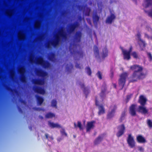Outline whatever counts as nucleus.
Here are the masks:
<instances>
[{"label": "nucleus", "mask_w": 152, "mask_h": 152, "mask_svg": "<svg viewBox=\"0 0 152 152\" xmlns=\"http://www.w3.org/2000/svg\"><path fill=\"white\" fill-rule=\"evenodd\" d=\"M130 69L133 71L130 77V82H134L138 80H142L145 78L146 74L142 72L143 67L139 65L134 64L130 66Z\"/></svg>", "instance_id": "1"}, {"label": "nucleus", "mask_w": 152, "mask_h": 152, "mask_svg": "<svg viewBox=\"0 0 152 152\" xmlns=\"http://www.w3.org/2000/svg\"><path fill=\"white\" fill-rule=\"evenodd\" d=\"M61 37L62 39H66L67 38L66 34L64 33L62 29L60 30L58 34L55 36L54 39L51 41L50 43L48 42L46 45V47L48 48H49L50 44L53 47H56L59 44Z\"/></svg>", "instance_id": "2"}, {"label": "nucleus", "mask_w": 152, "mask_h": 152, "mask_svg": "<svg viewBox=\"0 0 152 152\" xmlns=\"http://www.w3.org/2000/svg\"><path fill=\"white\" fill-rule=\"evenodd\" d=\"M128 75L127 72H124L121 73L120 76V78L118 80V83L119 86L121 87L122 89L124 87L126 83V78Z\"/></svg>", "instance_id": "3"}, {"label": "nucleus", "mask_w": 152, "mask_h": 152, "mask_svg": "<svg viewBox=\"0 0 152 152\" xmlns=\"http://www.w3.org/2000/svg\"><path fill=\"white\" fill-rule=\"evenodd\" d=\"M36 63L41 65L44 68L46 69L49 68L50 66V62L47 61L43 60L42 57L40 56L36 60Z\"/></svg>", "instance_id": "4"}, {"label": "nucleus", "mask_w": 152, "mask_h": 152, "mask_svg": "<svg viewBox=\"0 0 152 152\" xmlns=\"http://www.w3.org/2000/svg\"><path fill=\"white\" fill-rule=\"evenodd\" d=\"M99 102L97 99V96H95V105L98 107L99 111L98 112L99 115L104 114L105 113V110L104 106L103 104H99Z\"/></svg>", "instance_id": "5"}, {"label": "nucleus", "mask_w": 152, "mask_h": 152, "mask_svg": "<svg viewBox=\"0 0 152 152\" xmlns=\"http://www.w3.org/2000/svg\"><path fill=\"white\" fill-rule=\"evenodd\" d=\"M127 142L129 146L131 148H133L135 146V142L134 138L131 134L128 135L127 138Z\"/></svg>", "instance_id": "6"}, {"label": "nucleus", "mask_w": 152, "mask_h": 152, "mask_svg": "<svg viewBox=\"0 0 152 152\" xmlns=\"http://www.w3.org/2000/svg\"><path fill=\"white\" fill-rule=\"evenodd\" d=\"M118 131L116 134L117 137H119L122 136L124 133L125 131V125L122 124L119 125L117 127Z\"/></svg>", "instance_id": "7"}, {"label": "nucleus", "mask_w": 152, "mask_h": 152, "mask_svg": "<svg viewBox=\"0 0 152 152\" xmlns=\"http://www.w3.org/2000/svg\"><path fill=\"white\" fill-rule=\"evenodd\" d=\"M79 26V24L77 22L71 24L67 30V32L70 34L72 33L75 31V29L78 27Z\"/></svg>", "instance_id": "8"}, {"label": "nucleus", "mask_w": 152, "mask_h": 152, "mask_svg": "<svg viewBox=\"0 0 152 152\" xmlns=\"http://www.w3.org/2000/svg\"><path fill=\"white\" fill-rule=\"evenodd\" d=\"M33 89L35 92L40 94H44L45 91L44 88L42 87L36 86L33 87Z\"/></svg>", "instance_id": "9"}, {"label": "nucleus", "mask_w": 152, "mask_h": 152, "mask_svg": "<svg viewBox=\"0 0 152 152\" xmlns=\"http://www.w3.org/2000/svg\"><path fill=\"white\" fill-rule=\"evenodd\" d=\"M136 105L132 104L129 107V113L132 116H134L136 115Z\"/></svg>", "instance_id": "10"}, {"label": "nucleus", "mask_w": 152, "mask_h": 152, "mask_svg": "<svg viewBox=\"0 0 152 152\" xmlns=\"http://www.w3.org/2000/svg\"><path fill=\"white\" fill-rule=\"evenodd\" d=\"M117 108V106L116 105H114L113 108L111 110L108 112L107 116V119H111L114 116L115 113Z\"/></svg>", "instance_id": "11"}, {"label": "nucleus", "mask_w": 152, "mask_h": 152, "mask_svg": "<svg viewBox=\"0 0 152 152\" xmlns=\"http://www.w3.org/2000/svg\"><path fill=\"white\" fill-rule=\"evenodd\" d=\"M147 99L143 95H141L140 96L138 100V102L141 105L145 106L146 104Z\"/></svg>", "instance_id": "12"}, {"label": "nucleus", "mask_w": 152, "mask_h": 152, "mask_svg": "<svg viewBox=\"0 0 152 152\" xmlns=\"http://www.w3.org/2000/svg\"><path fill=\"white\" fill-rule=\"evenodd\" d=\"M24 69L23 67H21L19 70V72L21 75L20 80L23 83H25L26 80V77L24 74Z\"/></svg>", "instance_id": "13"}, {"label": "nucleus", "mask_w": 152, "mask_h": 152, "mask_svg": "<svg viewBox=\"0 0 152 152\" xmlns=\"http://www.w3.org/2000/svg\"><path fill=\"white\" fill-rule=\"evenodd\" d=\"M96 123L95 121H88L87 122L86 126V131H89L92 129H93L94 127V124Z\"/></svg>", "instance_id": "14"}, {"label": "nucleus", "mask_w": 152, "mask_h": 152, "mask_svg": "<svg viewBox=\"0 0 152 152\" xmlns=\"http://www.w3.org/2000/svg\"><path fill=\"white\" fill-rule=\"evenodd\" d=\"M69 50L70 52V53L72 55L74 54L75 56H79V58H83V53L82 50L76 51L73 50V52L72 51V49L70 48Z\"/></svg>", "instance_id": "15"}, {"label": "nucleus", "mask_w": 152, "mask_h": 152, "mask_svg": "<svg viewBox=\"0 0 152 152\" xmlns=\"http://www.w3.org/2000/svg\"><path fill=\"white\" fill-rule=\"evenodd\" d=\"M124 59L129 60L131 58L130 53L126 50H124L122 48H121Z\"/></svg>", "instance_id": "16"}, {"label": "nucleus", "mask_w": 152, "mask_h": 152, "mask_svg": "<svg viewBox=\"0 0 152 152\" xmlns=\"http://www.w3.org/2000/svg\"><path fill=\"white\" fill-rule=\"evenodd\" d=\"M138 111L139 112L143 114H146L148 113V110L145 106L140 105L139 106Z\"/></svg>", "instance_id": "17"}, {"label": "nucleus", "mask_w": 152, "mask_h": 152, "mask_svg": "<svg viewBox=\"0 0 152 152\" xmlns=\"http://www.w3.org/2000/svg\"><path fill=\"white\" fill-rule=\"evenodd\" d=\"M32 82V83L35 85H42L44 84V80L42 79H33Z\"/></svg>", "instance_id": "18"}, {"label": "nucleus", "mask_w": 152, "mask_h": 152, "mask_svg": "<svg viewBox=\"0 0 152 152\" xmlns=\"http://www.w3.org/2000/svg\"><path fill=\"white\" fill-rule=\"evenodd\" d=\"M35 73L37 76L42 77H44L47 75L46 72L41 69H37Z\"/></svg>", "instance_id": "19"}, {"label": "nucleus", "mask_w": 152, "mask_h": 152, "mask_svg": "<svg viewBox=\"0 0 152 152\" xmlns=\"http://www.w3.org/2000/svg\"><path fill=\"white\" fill-rule=\"evenodd\" d=\"M104 137V134H102L99 135L94 140V145H96L99 144L102 140Z\"/></svg>", "instance_id": "20"}, {"label": "nucleus", "mask_w": 152, "mask_h": 152, "mask_svg": "<svg viewBox=\"0 0 152 152\" xmlns=\"http://www.w3.org/2000/svg\"><path fill=\"white\" fill-rule=\"evenodd\" d=\"M136 140L139 143H144L147 142L145 138L141 135H138L136 137Z\"/></svg>", "instance_id": "21"}, {"label": "nucleus", "mask_w": 152, "mask_h": 152, "mask_svg": "<svg viewBox=\"0 0 152 152\" xmlns=\"http://www.w3.org/2000/svg\"><path fill=\"white\" fill-rule=\"evenodd\" d=\"M115 18V16L114 14L111 13L110 16H108L106 20V23L109 24H111L113 22V21Z\"/></svg>", "instance_id": "22"}, {"label": "nucleus", "mask_w": 152, "mask_h": 152, "mask_svg": "<svg viewBox=\"0 0 152 152\" xmlns=\"http://www.w3.org/2000/svg\"><path fill=\"white\" fill-rule=\"evenodd\" d=\"M92 18L94 24L95 26H97L99 19V17L97 13H96L93 14Z\"/></svg>", "instance_id": "23"}, {"label": "nucleus", "mask_w": 152, "mask_h": 152, "mask_svg": "<svg viewBox=\"0 0 152 152\" xmlns=\"http://www.w3.org/2000/svg\"><path fill=\"white\" fill-rule=\"evenodd\" d=\"M80 85L81 88H84L83 92L86 95V98H87L88 95L90 93V90L87 87H85V85L84 84L80 83Z\"/></svg>", "instance_id": "24"}, {"label": "nucleus", "mask_w": 152, "mask_h": 152, "mask_svg": "<svg viewBox=\"0 0 152 152\" xmlns=\"http://www.w3.org/2000/svg\"><path fill=\"white\" fill-rule=\"evenodd\" d=\"M48 59L51 61H54L56 59L55 53L53 52L50 53L48 55Z\"/></svg>", "instance_id": "25"}, {"label": "nucleus", "mask_w": 152, "mask_h": 152, "mask_svg": "<svg viewBox=\"0 0 152 152\" xmlns=\"http://www.w3.org/2000/svg\"><path fill=\"white\" fill-rule=\"evenodd\" d=\"M82 37V33L80 31L77 32L75 35V39L77 42H80Z\"/></svg>", "instance_id": "26"}, {"label": "nucleus", "mask_w": 152, "mask_h": 152, "mask_svg": "<svg viewBox=\"0 0 152 152\" xmlns=\"http://www.w3.org/2000/svg\"><path fill=\"white\" fill-rule=\"evenodd\" d=\"M151 5H152V0H145L144 3L142 4L143 6L145 8Z\"/></svg>", "instance_id": "27"}, {"label": "nucleus", "mask_w": 152, "mask_h": 152, "mask_svg": "<svg viewBox=\"0 0 152 152\" xmlns=\"http://www.w3.org/2000/svg\"><path fill=\"white\" fill-rule=\"evenodd\" d=\"M102 56L103 59L108 56V51L107 48H104L102 49Z\"/></svg>", "instance_id": "28"}, {"label": "nucleus", "mask_w": 152, "mask_h": 152, "mask_svg": "<svg viewBox=\"0 0 152 152\" xmlns=\"http://www.w3.org/2000/svg\"><path fill=\"white\" fill-rule=\"evenodd\" d=\"M35 97L36 98L38 104L41 105L44 101V99L43 97L37 95H36Z\"/></svg>", "instance_id": "29"}, {"label": "nucleus", "mask_w": 152, "mask_h": 152, "mask_svg": "<svg viewBox=\"0 0 152 152\" xmlns=\"http://www.w3.org/2000/svg\"><path fill=\"white\" fill-rule=\"evenodd\" d=\"M94 54L96 57H98L99 56V50L97 46L95 45L93 48Z\"/></svg>", "instance_id": "30"}, {"label": "nucleus", "mask_w": 152, "mask_h": 152, "mask_svg": "<svg viewBox=\"0 0 152 152\" xmlns=\"http://www.w3.org/2000/svg\"><path fill=\"white\" fill-rule=\"evenodd\" d=\"M107 91V87L105 86H102L101 92L100 93L101 97L103 98L105 96V93ZM103 100V99H102Z\"/></svg>", "instance_id": "31"}, {"label": "nucleus", "mask_w": 152, "mask_h": 152, "mask_svg": "<svg viewBox=\"0 0 152 152\" xmlns=\"http://www.w3.org/2000/svg\"><path fill=\"white\" fill-rule=\"evenodd\" d=\"M49 125L52 128H61V126L57 123L55 124L53 122H49Z\"/></svg>", "instance_id": "32"}, {"label": "nucleus", "mask_w": 152, "mask_h": 152, "mask_svg": "<svg viewBox=\"0 0 152 152\" xmlns=\"http://www.w3.org/2000/svg\"><path fill=\"white\" fill-rule=\"evenodd\" d=\"M55 116V115L54 113L50 112L47 113L45 115V117L47 118H52Z\"/></svg>", "instance_id": "33"}, {"label": "nucleus", "mask_w": 152, "mask_h": 152, "mask_svg": "<svg viewBox=\"0 0 152 152\" xmlns=\"http://www.w3.org/2000/svg\"><path fill=\"white\" fill-rule=\"evenodd\" d=\"M126 115L125 111H124L122 113L121 117L119 119L120 123H121L124 119Z\"/></svg>", "instance_id": "34"}, {"label": "nucleus", "mask_w": 152, "mask_h": 152, "mask_svg": "<svg viewBox=\"0 0 152 152\" xmlns=\"http://www.w3.org/2000/svg\"><path fill=\"white\" fill-rule=\"evenodd\" d=\"M131 55L134 58L137 59L139 58L138 54L135 51L132 52L131 53Z\"/></svg>", "instance_id": "35"}, {"label": "nucleus", "mask_w": 152, "mask_h": 152, "mask_svg": "<svg viewBox=\"0 0 152 152\" xmlns=\"http://www.w3.org/2000/svg\"><path fill=\"white\" fill-rule=\"evenodd\" d=\"M91 9L88 7H86L85 9V15L87 16H89L90 15Z\"/></svg>", "instance_id": "36"}, {"label": "nucleus", "mask_w": 152, "mask_h": 152, "mask_svg": "<svg viewBox=\"0 0 152 152\" xmlns=\"http://www.w3.org/2000/svg\"><path fill=\"white\" fill-rule=\"evenodd\" d=\"M147 124L148 127L151 128H152V121L150 119H148L147 120Z\"/></svg>", "instance_id": "37"}, {"label": "nucleus", "mask_w": 152, "mask_h": 152, "mask_svg": "<svg viewBox=\"0 0 152 152\" xmlns=\"http://www.w3.org/2000/svg\"><path fill=\"white\" fill-rule=\"evenodd\" d=\"M51 106L53 107H57V101L55 99H53L51 102Z\"/></svg>", "instance_id": "38"}, {"label": "nucleus", "mask_w": 152, "mask_h": 152, "mask_svg": "<svg viewBox=\"0 0 152 152\" xmlns=\"http://www.w3.org/2000/svg\"><path fill=\"white\" fill-rule=\"evenodd\" d=\"M96 75L100 80H101L102 79V74L100 71H98Z\"/></svg>", "instance_id": "39"}, {"label": "nucleus", "mask_w": 152, "mask_h": 152, "mask_svg": "<svg viewBox=\"0 0 152 152\" xmlns=\"http://www.w3.org/2000/svg\"><path fill=\"white\" fill-rule=\"evenodd\" d=\"M34 110L37 111H45V110L43 109H42L41 108L39 107H34L32 108Z\"/></svg>", "instance_id": "40"}, {"label": "nucleus", "mask_w": 152, "mask_h": 152, "mask_svg": "<svg viewBox=\"0 0 152 152\" xmlns=\"http://www.w3.org/2000/svg\"><path fill=\"white\" fill-rule=\"evenodd\" d=\"M86 69L87 70V73L88 75H91V72L90 68L88 67H87Z\"/></svg>", "instance_id": "41"}, {"label": "nucleus", "mask_w": 152, "mask_h": 152, "mask_svg": "<svg viewBox=\"0 0 152 152\" xmlns=\"http://www.w3.org/2000/svg\"><path fill=\"white\" fill-rule=\"evenodd\" d=\"M77 127L79 128L80 130L82 129L83 128L81 122L80 121H77Z\"/></svg>", "instance_id": "42"}, {"label": "nucleus", "mask_w": 152, "mask_h": 152, "mask_svg": "<svg viewBox=\"0 0 152 152\" xmlns=\"http://www.w3.org/2000/svg\"><path fill=\"white\" fill-rule=\"evenodd\" d=\"M144 12L146 13H148V15L151 17L152 18V11H151L150 12H148L147 11L145 10H144Z\"/></svg>", "instance_id": "43"}, {"label": "nucleus", "mask_w": 152, "mask_h": 152, "mask_svg": "<svg viewBox=\"0 0 152 152\" xmlns=\"http://www.w3.org/2000/svg\"><path fill=\"white\" fill-rule=\"evenodd\" d=\"M138 150L141 152H143L144 151V148L141 146H139L138 148Z\"/></svg>", "instance_id": "44"}, {"label": "nucleus", "mask_w": 152, "mask_h": 152, "mask_svg": "<svg viewBox=\"0 0 152 152\" xmlns=\"http://www.w3.org/2000/svg\"><path fill=\"white\" fill-rule=\"evenodd\" d=\"M61 132L62 134L66 136H67V134L65 132V131L64 129H63L62 131H61Z\"/></svg>", "instance_id": "45"}, {"label": "nucleus", "mask_w": 152, "mask_h": 152, "mask_svg": "<svg viewBox=\"0 0 152 152\" xmlns=\"http://www.w3.org/2000/svg\"><path fill=\"white\" fill-rule=\"evenodd\" d=\"M147 55L148 58L150 59L151 60H152V56L151 53H148Z\"/></svg>", "instance_id": "46"}, {"label": "nucleus", "mask_w": 152, "mask_h": 152, "mask_svg": "<svg viewBox=\"0 0 152 152\" xmlns=\"http://www.w3.org/2000/svg\"><path fill=\"white\" fill-rule=\"evenodd\" d=\"M75 67L77 68H79L80 69H81V66H80V64H78L77 63H76L75 64Z\"/></svg>", "instance_id": "47"}, {"label": "nucleus", "mask_w": 152, "mask_h": 152, "mask_svg": "<svg viewBox=\"0 0 152 152\" xmlns=\"http://www.w3.org/2000/svg\"><path fill=\"white\" fill-rule=\"evenodd\" d=\"M18 110L19 112H20V113H23V111H22V109L19 106L18 107Z\"/></svg>", "instance_id": "48"}, {"label": "nucleus", "mask_w": 152, "mask_h": 152, "mask_svg": "<svg viewBox=\"0 0 152 152\" xmlns=\"http://www.w3.org/2000/svg\"><path fill=\"white\" fill-rule=\"evenodd\" d=\"M132 46H131L129 48V51H127V52H129L130 53H131L132 51Z\"/></svg>", "instance_id": "49"}, {"label": "nucleus", "mask_w": 152, "mask_h": 152, "mask_svg": "<svg viewBox=\"0 0 152 152\" xmlns=\"http://www.w3.org/2000/svg\"><path fill=\"white\" fill-rule=\"evenodd\" d=\"M131 95H128L126 96V99L127 100L129 101V100L131 98Z\"/></svg>", "instance_id": "50"}, {"label": "nucleus", "mask_w": 152, "mask_h": 152, "mask_svg": "<svg viewBox=\"0 0 152 152\" xmlns=\"http://www.w3.org/2000/svg\"><path fill=\"white\" fill-rule=\"evenodd\" d=\"M7 89L9 90H10L12 92H13L14 90V89L9 87H8Z\"/></svg>", "instance_id": "51"}, {"label": "nucleus", "mask_w": 152, "mask_h": 152, "mask_svg": "<svg viewBox=\"0 0 152 152\" xmlns=\"http://www.w3.org/2000/svg\"><path fill=\"white\" fill-rule=\"evenodd\" d=\"M79 9V10H82L83 9V6L81 5H79L78 7Z\"/></svg>", "instance_id": "52"}, {"label": "nucleus", "mask_w": 152, "mask_h": 152, "mask_svg": "<svg viewBox=\"0 0 152 152\" xmlns=\"http://www.w3.org/2000/svg\"><path fill=\"white\" fill-rule=\"evenodd\" d=\"M45 136L46 139H48V134L47 133H46L45 134Z\"/></svg>", "instance_id": "53"}, {"label": "nucleus", "mask_w": 152, "mask_h": 152, "mask_svg": "<svg viewBox=\"0 0 152 152\" xmlns=\"http://www.w3.org/2000/svg\"><path fill=\"white\" fill-rule=\"evenodd\" d=\"M39 26V23H37L36 24L35 26L36 27L38 28Z\"/></svg>", "instance_id": "54"}, {"label": "nucleus", "mask_w": 152, "mask_h": 152, "mask_svg": "<svg viewBox=\"0 0 152 152\" xmlns=\"http://www.w3.org/2000/svg\"><path fill=\"white\" fill-rule=\"evenodd\" d=\"M74 127L75 128H76L77 127V125H76V124L75 123H74Z\"/></svg>", "instance_id": "55"}, {"label": "nucleus", "mask_w": 152, "mask_h": 152, "mask_svg": "<svg viewBox=\"0 0 152 152\" xmlns=\"http://www.w3.org/2000/svg\"><path fill=\"white\" fill-rule=\"evenodd\" d=\"M49 138H50L52 140H53V136H51Z\"/></svg>", "instance_id": "56"}, {"label": "nucleus", "mask_w": 152, "mask_h": 152, "mask_svg": "<svg viewBox=\"0 0 152 152\" xmlns=\"http://www.w3.org/2000/svg\"><path fill=\"white\" fill-rule=\"evenodd\" d=\"M20 101L21 102V103H23L24 102V101L23 100H21V99H20Z\"/></svg>", "instance_id": "57"}, {"label": "nucleus", "mask_w": 152, "mask_h": 152, "mask_svg": "<svg viewBox=\"0 0 152 152\" xmlns=\"http://www.w3.org/2000/svg\"><path fill=\"white\" fill-rule=\"evenodd\" d=\"M70 67L71 68H72L73 67V66L72 65V64H70Z\"/></svg>", "instance_id": "58"}, {"label": "nucleus", "mask_w": 152, "mask_h": 152, "mask_svg": "<svg viewBox=\"0 0 152 152\" xmlns=\"http://www.w3.org/2000/svg\"><path fill=\"white\" fill-rule=\"evenodd\" d=\"M39 117L40 118L42 119L43 118V117H42V116H39Z\"/></svg>", "instance_id": "59"}, {"label": "nucleus", "mask_w": 152, "mask_h": 152, "mask_svg": "<svg viewBox=\"0 0 152 152\" xmlns=\"http://www.w3.org/2000/svg\"><path fill=\"white\" fill-rule=\"evenodd\" d=\"M73 136L74 138H75L76 137V135H73Z\"/></svg>", "instance_id": "60"}, {"label": "nucleus", "mask_w": 152, "mask_h": 152, "mask_svg": "<svg viewBox=\"0 0 152 152\" xmlns=\"http://www.w3.org/2000/svg\"><path fill=\"white\" fill-rule=\"evenodd\" d=\"M114 88H116V85L115 84L114 85Z\"/></svg>", "instance_id": "61"}, {"label": "nucleus", "mask_w": 152, "mask_h": 152, "mask_svg": "<svg viewBox=\"0 0 152 152\" xmlns=\"http://www.w3.org/2000/svg\"><path fill=\"white\" fill-rule=\"evenodd\" d=\"M32 60H33L31 58H30V61H31V62L32 61Z\"/></svg>", "instance_id": "62"}, {"label": "nucleus", "mask_w": 152, "mask_h": 152, "mask_svg": "<svg viewBox=\"0 0 152 152\" xmlns=\"http://www.w3.org/2000/svg\"><path fill=\"white\" fill-rule=\"evenodd\" d=\"M69 69V68H68V67H66V69H67V70H68Z\"/></svg>", "instance_id": "63"}, {"label": "nucleus", "mask_w": 152, "mask_h": 152, "mask_svg": "<svg viewBox=\"0 0 152 152\" xmlns=\"http://www.w3.org/2000/svg\"><path fill=\"white\" fill-rule=\"evenodd\" d=\"M112 76H113V72H112Z\"/></svg>", "instance_id": "64"}]
</instances>
